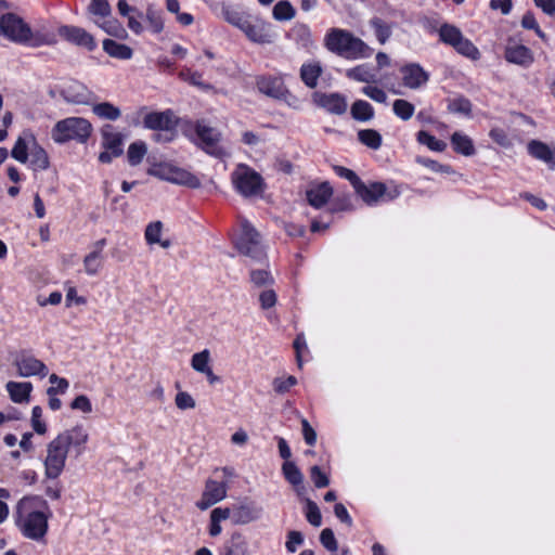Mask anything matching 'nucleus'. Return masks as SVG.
Here are the masks:
<instances>
[{"mask_svg": "<svg viewBox=\"0 0 555 555\" xmlns=\"http://www.w3.org/2000/svg\"><path fill=\"white\" fill-rule=\"evenodd\" d=\"M89 434L82 425H76L60 433L47 444L44 475L48 479H57L66 465L69 452L79 457L86 450Z\"/></svg>", "mask_w": 555, "mask_h": 555, "instance_id": "1", "label": "nucleus"}, {"mask_svg": "<svg viewBox=\"0 0 555 555\" xmlns=\"http://www.w3.org/2000/svg\"><path fill=\"white\" fill-rule=\"evenodd\" d=\"M52 512L48 502L39 495L22 498L15 507V525L21 533L33 541L44 540Z\"/></svg>", "mask_w": 555, "mask_h": 555, "instance_id": "2", "label": "nucleus"}, {"mask_svg": "<svg viewBox=\"0 0 555 555\" xmlns=\"http://www.w3.org/2000/svg\"><path fill=\"white\" fill-rule=\"evenodd\" d=\"M0 36L15 44L29 48L53 46L56 35L44 28L33 29L20 15L8 12L0 15Z\"/></svg>", "mask_w": 555, "mask_h": 555, "instance_id": "3", "label": "nucleus"}, {"mask_svg": "<svg viewBox=\"0 0 555 555\" xmlns=\"http://www.w3.org/2000/svg\"><path fill=\"white\" fill-rule=\"evenodd\" d=\"M324 47L347 60L365 59L372 55L373 49L362 39L341 28H331L324 37Z\"/></svg>", "mask_w": 555, "mask_h": 555, "instance_id": "4", "label": "nucleus"}, {"mask_svg": "<svg viewBox=\"0 0 555 555\" xmlns=\"http://www.w3.org/2000/svg\"><path fill=\"white\" fill-rule=\"evenodd\" d=\"M93 127L91 122L82 117H67L59 120L51 131V137L55 143L64 144L69 141L86 143Z\"/></svg>", "mask_w": 555, "mask_h": 555, "instance_id": "5", "label": "nucleus"}, {"mask_svg": "<svg viewBox=\"0 0 555 555\" xmlns=\"http://www.w3.org/2000/svg\"><path fill=\"white\" fill-rule=\"evenodd\" d=\"M241 230V234L234 243L238 253L249 257L255 262L264 261L267 256L257 230L246 219L242 220Z\"/></svg>", "mask_w": 555, "mask_h": 555, "instance_id": "6", "label": "nucleus"}, {"mask_svg": "<svg viewBox=\"0 0 555 555\" xmlns=\"http://www.w3.org/2000/svg\"><path fill=\"white\" fill-rule=\"evenodd\" d=\"M232 182L236 191L244 197H251L263 192L262 177L249 166L240 164L232 172Z\"/></svg>", "mask_w": 555, "mask_h": 555, "instance_id": "7", "label": "nucleus"}, {"mask_svg": "<svg viewBox=\"0 0 555 555\" xmlns=\"http://www.w3.org/2000/svg\"><path fill=\"white\" fill-rule=\"evenodd\" d=\"M438 33L440 40L454 48L457 53L472 60L479 57L478 49L469 39L463 36L462 31L456 26L447 23L442 24Z\"/></svg>", "mask_w": 555, "mask_h": 555, "instance_id": "8", "label": "nucleus"}, {"mask_svg": "<svg viewBox=\"0 0 555 555\" xmlns=\"http://www.w3.org/2000/svg\"><path fill=\"white\" fill-rule=\"evenodd\" d=\"M361 199L372 206L378 202H389L397 198L400 191L397 186L388 188L383 182H370L369 184L361 182V186L356 190Z\"/></svg>", "mask_w": 555, "mask_h": 555, "instance_id": "9", "label": "nucleus"}, {"mask_svg": "<svg viewBox=\"0 0 555 555\" xmlns=\"http://www.w3.org/2000/svg\"><path fill=\"white\" fill-rule=\"evenodd\" d=\"M240 30L251 42L258 44H271L275 39L272 25L258 16L249 15Z\"/></svg>", "mask_w": 555, "mask_h": 555, "instance_id": "10", "label": "nucleus"}, {"mask_svg": "<svg viewBox=\"0 0 555 555\" xmlns=\"http://www.w3.org/2000/svg\"><path fill=\"white\" fill-rule=\"evenodd\" d=\"M60 94L68 104L91 105L95 101V94L82 82L70 79L60 88Z\"/></svg>", "mask_w": 555, "mask_h": 555, "instance_id": "11", "label": "nucleus"}, {"mask_svg": "<svg viewBox=\"0 0 555 555\" xmlns=\"http://www.w3.org/2000/svg\"><path fill=\"white\" fill-rule=\"evenodd\" d=\"M155 173L163 180L175 184L185 185L192 189L201 186V181L196 176L171 164H160Z\"/></svg>", "mask_w": 555, "mask_h": 555, "instance_id": "12", "label": "nucleus"}, {"mask_svg": "<svg viewBox=\"0 0 555 555\" xmlns=\"http://www.w3.org/2000/svg\"><path fill=\"white\" fill-rule=\"evenodd\" d=\"M13 364L21 377L40 376L43 378L49 373L48 366L27 351H21Z\"/></svg>", "mask_w": 555, "mask_h": 555, "instance_id": "13", "label": "nucleus"}, {"mask_svg": "<svg viewBox=\"0 0 555 555\" xmlns=\"http://www.w3.org/2000/svg\"><path fill=\"white\" fill-rule=\"evenodd\" d=\"M195 132L199 141V146L208 154L215 157H221L224 152L219 146L221 133L204 122L198 121L195 126Z\"/></svg>", "mask_w": 555, "mask_h": 555, "instance_id": "14", "label": "nucleus"}, {"mask_svg": "<svg viewBox=\"0 0 555 555\" xmlns=\"http://www.w3.org/2000/svg\"><path fill=\"white\" fill-rule=\"evenodd\" d=\"M228 486L227 480L217 481L208 479L205 483V489L202 498L195 503L196 507L201 511H206L227 496Z\"/></svg>", "mask_w": 555, "mask_h": 555, "instance_id": "15", "label": "nucleus"}, {"mask_svg": "<svg viewBox=\"0 0 555 555\" xmlns=\"http://www.w3.org/2000/svg\"><path fill=\"white\" fill-rule=\"evenodd\" d=\"M57 34L69 43L85 48L88 51H93L96 48L94 37L81 27L63 25L59 27Z\"/></svg>", "mask_w": 555, "mask_h": 555, "instance_id": "16", "label": "nucleus"}, {"mask_svg": "<svg viewBox=\"0 0 555 555\" xmlns=\"http://www.w3.org/2000/svg\"><path fill=\"white\" fill-rule=\"evenodd\" d=\"M312 101L317 106L334 115L345 114L348 107L346 96L338 92H314L312 94Z\"/></svg>", "mask_w": 555, "mask_h": 555, "instance_id": "17", "label": "nucleus"}, {"mask_svg": "<svg viewBox=\"0 0 555 555\" xmlns=\"http://www.w3.org/2000/svg\"><path fill=\"white\" fill-rule=\"evenodd\" d=\"M143 125L151 130L172 132L177 125V118L171 109L164 112L146 113L143 118Z\"/></svg>", "mask_w": 555, "mask_h": 555, "instance_id": "18", "label": "nucleus"}, {"mask_svg": "<svg viewBox=\"0 0 555 555\" xmlns=\"http://www.w3.org/2000/svg\"><path fill=\"white\" fill-rule=\"evenodd\" d=\"M403 85L410 89H418L425 85L429 75L418 64H409L401 68Z\"/></svg>", "mask_w": 555, "mask_h": 555, "instance_id": "19", "label": "nucleus"}, {"mask_svg": "<svg viewBox=\"0 0 555 555\" xmlns=\"http://www.w3.org/2000/svg\"><path fill=\"white\" fill-rule=\"evenodd\" d=\"M101 144L104 150H109L115 156L122 155L124 138L120 132L116 131L112 125H105L101 129Z\"/></svg>", "mask_w": 555, "mask_h": 555, "instance_id": "20", "label": "nucleus"}, {"mask_svg": "<svg viewBox=\"0 0 555 555\" xmlns=\"http://www.w3.org/2000/svg\"><path fill=\"white\" fill-rule=\"evenodd\" d=\"M528 153L535 159L545 163L551 169H555V147H550L539 140H531L527 145Z\"/></svg>", "mask_w": 555, "mask_h": 555, "instance_id": "21", "label": "nucleus"}, {"mask_svg": "<svg viewBox=\"0 0 555 555\" xmlns=\"http://www.w3.org/2000/svg\"><path fill=\"white\" fill-rule=\"evenodd\" d=\"M262 509L253 503H243L232 508V520L237 525H246L260 518Z\"/></svg>", "mask_w": 555, "mask_h": 555, "instance_id": "22", "label": "nucleus"}, {"mask_svg": "<svg viewBox=\"0 0 555 555\" xmlns=\"http://www.w3.org/2000/svg\"><path fill=\"white\" fill-rule=\"evenodd\" d=\"M323 74V67L320 61H309L304 63L299 69V76L304 85L309 89L318 86L319 78Z\"/></svg>", "mask_w": 555, "mask_h": 555, "instance_id": "23", "label": "nucleus"}, {"mask_svg": "<svg viewBox=\"0 0 555 555\" xmlns=\"http://www.w3.org/2000/svg\"><path fill=\"white\" fill-rule=\"evenodd\" d=\"M219 555H248L246 538L241 532H233L230 539L223 543Z\"/></svg>", "mask_w": 555, "mask_h": 555, "instance_id": "24", "label": "nucleus"}, {"mask_svg": "<svg viewBox=\"0 0 555 555\" xmlns=\"http://www.w3.org/2000/svg\"><path fill=\"white\" fill-rule=\"evenodd\" d=\"M505 59L524 67H528L533 62V55L529 48L522 44L508 46L505 50Z\"/></svg>", "mask_w": 555, "mask_h": 555, "instance_id": "25", "label": "nucleus"}, {"mask_svg": "<svg viewBox=\"0 0 555 555\" xmlns=\"http://www.w3.org/2000/svg\"><path fill=\"white\" fill-rule=\"evenodd\" d=\"M258 90L273 99H282L287 93L283 82L278 78L261 77L257 80Z\"/></svg>", "mask_w": 555, "mask_h": 555, "instance_id": "26", "label": "nucleus"}, {"mask_svg": "<svg viewBox=\"0 0 555 555\" xmlns=\"http://www.w3.org/2000/svg\"><path fill=\"white\" fill-rule=\"evenodd\" d=\"M287 37L298 47L307 50L314 43L309 26L304 23H295L287 33Z\"/></svg>", "mask_w": 555, "mask_h": 555, "instance_id": "27", "label": "nucleus"}, {"mask_svg": "<svg viewBox=\"0 0 555 555\" xmlns=\"http://www.w3.org/2000/svg\"><path fill=\"white\" fill-rule=\"evenodd\" d=\"M211 9H220V15L221 17L228 22L229 24H231L232 26L236 27V28H241L242 26H244V23L245 21L247 20V17L249 16V14L245 13V12H241L236 9H234L233 7L224 3V2H221L219 4H216V5H210Z\"/></svg>", "mask_w": 555, "mask_h": 555, "instance_id": "28", "label": "nucleus"}, {"mask_svg": "<svg viewBox=\"0 0 555 555\" xmlns=\"http://www.w3.org/2000/svg\"><path fill=\"white\" fill-rule=\"evenodd\" d=\"M333 194V189L328 182H323L307 191L309 204L315 208L324 206Z\"/></svg>", "mask_w": 555, "mask_h": 555, "instance_id": "29", "label": "nucleus"}, {"mask_svg": "<svg viewBox=\"0 0 555 555\" xmlns=\"http://www.w3.org/2000/svg\"><path fill=\"white\" fill-rule=\"evenodd\" d=\"M10 398L15 403L27 402L33 390V385L28 382H9L5 386Z\"/></svg>", "mask_w": 555, "mask_h": 555, "instance_id": "30", "label": "nucleus"}, {"mask_svg": "<svg viewBox=\"0 0 555 555\" xmlns=\"http://www.w3.org/2000/svg\"><path fill=\"white\" fill-rule=\"evenodd\" d=\"M103 50L114 59L130 60L132 57V49L124 43H119L113 39H105L103 41Z\"/></svg>", "mask_w": 555, "mask_h": 555, "instance_id": "31", "label": "nucleus"}, {"mask_svg": "<svg viewBox=\"0 0 555 555\" xmlns=\"http://www.w3.org/2000/svg\"><path fill=\"white\" fill-rule=\"evenodd\" d=\"M92 105V112L95 116L101 119L115 121L121 116L119 107L115 106L111 102L94 103Z\"/></svg>", "mask_w": 555, "mask_h": 555, "instance_id": "32", "label": "nucleus"}, {"mask_svg": "<svg viewBox=\"0 0 555 555\" xmlns=\"http://www.w3.org/2000/svg\"><path fill=\"white\" fill-rule=\"evenodd\" d=\"M451 144L454 151L464 156H472L475 154V147L472 139L461 132H454L451 135Z\"/></svg>", "mask_w": 555, "mask_h": 555, "instance_id": "33", "label": "nucleus"}, {"mask_svg": "<svg viewBox=\"0 0 555 555\" xmlns=\"http://www.w3.org/2000/svg\"><path fill=\"white\" fill-rule=\"evenodd\" d=\"M350 114L358 121H369L374 117V108L369 102L357 100L351 105Z\"/></svg>", "mask_w": 555, "mask_h": 555, "instance_id": "34", "label": "nucleus"}, {"mask_svg": "<svg viewBox=\"0 0 555 555\" xmlns=\"http://www.w3.org/2000/svg\"><path fill=\"white\" fill-rule=\"evenodd\" d=\"M103 22L95 21L94 23L102 28L106 34L119 39L127 37V31L124 26L114 17H105Z\"/></svg>", "mask_w": 555, "mask_h": 555, "instance_id": "35", "label": "nucleus"}, {"mask_svg": "<svg viewBox=\"0 0 555 555\" xmlns=\"http://www.w3.org/2000/svg\"><path fill=\"white\" fill-rule=\"evenodd\" d=\"M30 167L34 170H46L49 167V157L47 152L39 146L37 143H34L30 149Z\"/></svg>", "mask_w": 555, "mask_h": 555, "instance_id": "36", "label": "nucleus"}, {"mask_svg": "<svg viewBox=\"0 0 555 555\" xmlns=\"http://www.w3.org/2000/svg\"><path fill=\"white\" fill-rule=\"evenodd\" d=\"M370 26L374 29L375 36L380 44H385L392 34L391 26L379 17L370 20Z\"/></svg>", "mask_w": 555, "mask_h": 555, "instance_id": "37", "label": "nucleus"}, {"mask_svg": "<svg viewBox=\"0 0 555 555\" xmlns=\"http://www.w3.org/2000/svg\"><path fill=\"white\" fill-rule=\"evenodd\" d=\"M358 140L372 150H378L382 146V135L374 129H363L358 132Z\"/></svg>", "mask_w": 555, "mask_h": 555, "instance_id": "38", "label": "nucleus"}, {"mask_svg": "<svg viewBox=\"0 0 555 555\" xmlns=\"http://www.w3.org/2000/svg\"><path fill=\"white\" fill-rule=\"evenodd\" d=\"M346 76L349 79L360 81V82H373L375 81V75L372 70L364 64L358 65L356 67L349 68L346 70Z\"/></svg>", "mask_w": 555, "mask_h": 555, "instance_id": "39", "label": "nucleus"}, {"mask_svg": "<svg viewBox=\"0 0 555 555\" xmlns=\"http://www.w3.org/2000/svg\"><path fill=\"white\" fill-rule=\"evenodd\" d=\"M146 152H147V147H146L145 142L135 141V142L131 143L127 151V158H128L129 164L131 166L139 165L143 160Z\"/></svg>", "mask_w": 555, "mask_h": 555, "instance_id": "40", "label": "nucleus"}, {"mask_svg": "<svg viewBox=\"0 0 555 555\" xmlns=\"http://www.w3.org/2000/svg\"><path fill=\"white\" fill-rule=\"evenodd\" d=\"M285 479L293 486H301L304 475L294 462L285 461L282 465Z\"/></svg>", "mask_w": 555, "mask_h": 555, "instance_id": "41", "label": "nucleus"}, {"mask_svg": "<svg viewBox=\"0 0 555 555\" xmlns=\"http://www.w3.org/2000/svg\"><path fill=\"white\" fill-rule=\"evenodd\" d=\"M416 140L420 144L426 145L429 150L435 152H443L447 149V143L444 141L436 139L425 130L417 132Z\"/></svg>", "mask_w": 555, "mask_h": 555, "instance_id": "42", "label": "nucleus"}, {"mask_svg": "<svg viewBox=\"0 0 555 555\" xmlns=\"http://www.w3.org/2000/svg\"><path fill=\"white\" fill-rule=\"evenodd\" d=\"M296 14L292 3L287 0H281L273 7L272 15L276 21H289Z\"/></svg>", "mask_w": 555, "mask_h": 555, "instance_id": "43", "label": "nucleus"}, {"mask_svg": "<svg viewBox=\"0 0 555 555\" xmlns=\"http://www.w3.org/2000/svg\"><path fill=\"white\" fill-rule=\"evenodd\" d=\"M448 111L453 114L470 116L472 103L467 98L461 95L449 101Z\"/></svg>", "mask_w": 555, "mask_h": 555, "instance_id": "44", "label": "nucleus"}, {"mask_svg": "<svg viewBox=\"0 0 555 555\" xmlns=\"http://www.w3.org/2000/svg\"><path fill=\"white\" fill-rule=\"evenodd\" d=\"M392 109L397 117L401 118L402 120H409L413 116L415 107L409 101L398 99L395 100Z\"/></svg>", "mask_w": 555, "mask_h": 555, "instance_id": "45", "label": "nucleus"}, {"mask_svg": "<svg viewBox=\"0 0 555 555\" xmlns=\"http://www.w3.org/2000/svg\"><path fill=\"white\" fill-rule=\"evenodd\" d=\"M146 21L149 23V28L154 34H159L164 29V20L160 11H157L153 8H147L146 10Z\"/></svg>", "mask_w": 555, "mask_h": 555, "instance_id": "46", "label": "nucleus"}, {"mask_svg": "<svg viewBox=\"0 0 555 555\" xmlns=\"http://www.w3.org/2000/svg\"><path fill=\"white\" fill-rule=\"evenodd\" d=\"M306 518L310 525L314 527H320L322 524V515L319 506L315 502L310 499H306V508H305Z\"/></svg>", "mask_w": 555, "mask_h": 555, "instance_id": "47", "label": "nucleus"}, {"mask_svg": "<svg viewBox=\"0 0 555 555\" xmlns=\"http://www.w3.org/2000/svg\"><path fill=\"white\" fill-rule=\"evenodd\" d=\"M88 11L99 17L105 18L112 15V8L107 0H91Z\"/></svg>", "mask_w": 555, "mask_h": 555, "instance_id": "48", "label": "nucleus"}, {"mask_svg": "<svg viewBox=\"0 0 555 555\" xmlns=\"http://www.w3.org/2000/svg\"><path fill=\"white\" fill-rule=\"evenodd\" d=\"M210 361L209 350L205 349L201 352L194 353L191 360V365L196 372L203 373L208 371Z\"/></svg>", "mask_w": 555, "mask_h": 555, "instance_id": "49", "label": "nucleus"}, {"mask_svg": "<svg viewBox=\"0 0 555 555\" xmlns=\"http://www.w3.org/2000/svg\"><path fill=\"white\" fill-rule=\"evenodd\" d=\"M102 256L98 253H89L83 259L85 271L89 275H95L102 267Z\"/></svg>", "mask_w": 555, "mask_h": 555, "instance_id": "50", "label": "nucleus"}, {"mask_svg": "<svg viewBox=\"0 0 555 555\" xmlns=\"http://www.w3.org/2000/svg\"><path fill=\"white\" fill-rule=\"evenodd\" d=\"M250 281L257 287L267 286L273 283L271 273L264 269H253L250 271Z\"/></svg>", "mask_w": 555, "mask_h": 555, "instance_id": "51", "label": "nucleus"}, {"mask_svg": "<svg viewBox=\"0 0 555 555\" xmlns=\"http://www.w3.org/2000/svg\"><path fill=\"white\" fill-rule=\"evenodd\" d=\"M163 231V222L162 221H154L147 224L145 229V240L146 243L150 245L156 244L159 242L160 235Z\"/></svg>", "mask_w": 555, "mask_h": 555, "instance_id": "52", "label": "nucleus"}, {"mask_svg": "<svg viewBox=\"0 0 555 555\" xmlns=\"http://www.w3.org/2000/svg\"><path fill=\"white\" fill-rule=\"evenodd\" d=\"M49 382L52 385H56V386H51L48 388V390H47L48 396H55L57 393H64L69 386V383L66 378L60 377L56 374H51L49 377Z\"/></svg>", "mask_w": 555, "mask_h": 555, "instance_id": "53", "label": "nucleus"}, {"mask_svg": "<svg viewBox=\"0 0 555 555\" xmlns=\"http://www.w3.org/2000/svg\"><path fill=\"white\" fill-rule=\"evenodd\" d=\"M180 77L184 81H188L189 83L196 86L203 90H208L211 88V86L209 83H205L202 80V74H199L197 72H192L191 69H184L180 73Z\"/></svg>", "mask_w": 555, "mask_h": 555, "instance_id": "54", "label": "nucleus"}, {"mask_svg": "<svg viewBox=\"0 0 555 555\" xmlns=\"http://www.w3.org/2000/svg\"><path fill=\"white\" fill-rule=\"evenodd\" d=\"M11 155L14 159L25 164L28 159V147L24 139L18 138L15 142Z\"/></svg>", "mask_w": 555, "mask_h": 555, "instance_id": "55", "label": "nucleus"}, {"mask_svg": "<svg viewBox=\"0 0 555 555\" xmlns=\"http://www.w3.org/2000/svg\"><path fill=\"white\" fill-rule=\"evenodd\" d=\"M320 542L330 552L334 553L338 550V543L335 539L333 530L330 528H325L321 531Z\"/></svg>", "mask_w": 555, "mask_h": 555, "instance_id": "56", "label": "nucleus"}, {"mask_svg": "<svg viewBox=\"0 0 555 555\" xmlns=\"http://www.w3.org/2000/svg\"><path fill=\"white\" fill-rule=\"evenodd\" d=\"M41 417L42 409L39 405L34 406L31 411V426L38 435H44L47 433V425Z\"/></svg>", "mask_w": 555, "mask_h": 555, "instance_id": "57", "label": "nucleus"}, {"mask_svg": "<svg viewBox=\"0 0 555 555\" xmlns=\"http://www.w3.org/2000/svg\"><path fill=\"white\" fill-rule=\"evenodd\" d=\"M334 170L335 172L340 177V178H344V179H347L351 185L353 186L354 191L361 186V182L362 180L357 176V173L354 171H352L351 169H348L346 167H343V166H335L334 167Z\"/></svg>", "mask_w": 555, "mask_h": 555, "instance_id": "58", "label": "nucleus"}, {"mask_svg": "<svg viewBox=\"0 0 555 555\" xmlns=\"http://www.w3.org/2000/svg\"><path fill=\"white\" fill-rule=\"evenodd\" d=\"M297 384V378L293 375H289L286 378H274L273 380V389L278 393L287 392L293 386Z\"/></svg>", "mask_w": 555, "mask_h": 555, "instance_id": "59", "label": "nucleus"}, {"mask_svg": "<svg viewBox=\"0 0 555 555\" xmlns=\"http://www.w3.org/2000/svg\"><path fill=\"white\" fill-rule=\"evenodd\" d=\"M310 478L317 488H325L330 485L328 477L321 470L318 465L310 468Z\"/></svg>", "mask_w": 555, "mask_h": 555, "instance_id": "60", "label": "nucleus"}, {"mask_svg": "<svg viewBox=\"0 0 555 555\" xmlns=\"http://www.w3.org/2000/svg\"><path fill=\"white\" fill-rule=\"evenodd\" d=\"M304 543V535L301 532L292 530L287 533V541L285 543L286 550L289 553H295L297 547Z\"/></svg>", "mask_w": 555, "mask_h": 555, "instance_id": "61", "label": "nucleus"}, {"mask_svg": "<svg viewBox=\"0 0 555 555\" xmlns=\"http://www.w3.org/2000/svg\"><path fill=\"white\" fill-rule=\"evenodd\" d=\"M362 93L378 103H385L387 100L386 92L378 87L365 86L362 88Z\"/></svg>", "mask_w": 555, "mask_h": 555, "instance_id": "62", "label": "nucleus"}, {"mask_svg": "<svg viewBox=\"0 0 555 555\" xmlns=\"http://www.w3.org/2000/svg\"><path fill=\"white\" fill-rule=\"evenodd\" d=\"M175 401H176V405L180 410L195 408V400L193 399V397L190 393H188L185 391L178 392Z\"/></svg>", "mask_w": 555, "mask_h": 555, "instance_id": "63", "label": "nucleus"}, {"mask_svg": "<svg viewBox=\"0 0 555 555\" xmlns=\"http://www.w3.org/2000/svg\"><path fill=\"white\" fill-rule=\"evenodd\" d=\"M73 410H80L83 413L92 412V404L85 395L77 396L70 403Z\"/></svg>", "mask_w": 555, "mask_h": 555, "instance_id": "64", "label": "nucleus"}]
</instances>
